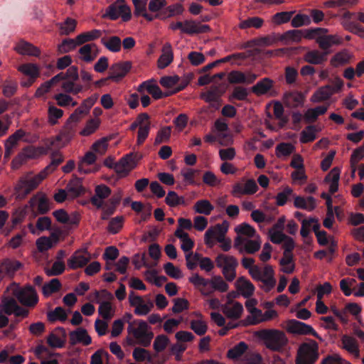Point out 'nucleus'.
Here are the masks:
<instances>
[{"instance_id": "a211bd4d", "label": "nucleus", "mask_w": 364, "mask_h": 364, "mask_svg": "<svg viewBox=\"0 0 364 364\" xmlns=\"http://www.w3.org/2000/svg\"><path fill=\"white\" fill-rule=\"evenodd\" d=\"M252 93L257 95H268L270 97H275L277 95L274 90V81L269 77L261 79L252 86Z\"/></svg>"}, {"instance_id": "774afa93", "label": "nucleus", "mask_w": 364, "mask_h": 364, "mask_svg": "<svg viewBox=\"0 0 364 364\" xmlns=\"http://www.w3.org/2000/svg\"><path fill=\"white\" fill-rule=\"evenodd\" d=\"M294 193H293V190L287 186L284 188L282 192H279L276 196V203L279 206L284 205L288 201L290 197H294Z\"/></svg>"}, {"instance_id": "f3484780", "label": "nucleus", "mask_w": 364, "mask_h": 364, "mask_svg": "<svg viewBox=\"0 0 364 364\" xmlns=\"http://www.w3.org/2000/svg\"><path fill=\"white\" fill-rule=\"evenodd\" d=\"M91 259V255L87 249L76 250L68 259V267L71 269H77L85 267Z\"/></svg>"}, {"instance_id": "dca6fc26", "label": "nucleus", "mask_w": 364, "mask_h": 364, "mask_svg": "<svg viewBox=\"0 0 364 364\" xmlns=\"http://www.w3.org/2000/svg\"><path fill=\"white\" fill-rule=\"evenodd\" d=\"M288 332L299 335H312L316 338L322 341L321 337L315 331L311 326L308 325L296 319L289 320L287 323Z\"/></svg>"}, {"instance_id": "f257e3e1", "label": "nucleus", "mask_w": 364, "mask_h": 364, "mask_svg": "<svg viewBox=\"0 0 364 364\" xmlns=\"http://www.w3.org/2000/svg\"><path fill=\"white\" fill-rule=\"evenodd\" d=\"M254 333L267 348L272 351L281 352L288 343L286 334L278 329L264 328Z\"/></svg>"}, {"instance_id": "f704fd0d", "label": "nucleus", "mask_w": 364, "mask_h": 364, "mask_svg": "<svg viewBox=\"0 0 364 364\" xmlns=\"http://www.w3.org/2000/svg\"><path fill=\"white\" fill-rule=\"evenodd\" d=\"M341 343L343 348L348 353L354 355L358 358L360 355V350L358 341L352 336L343 335L341 338Z\"/></svg>"}, {"instance_id": "7c9ffc66", "label": "nucleus", "mask_w": 364, "mask_h": 364, "mask_svg": "<svg viewBox=\"0 0 364 364\" xmlns=\"http://www.w3.org/2000/svg\"><path fill=\"white\" fill-rule=\"evenodd\" d=\"M326 32H322L320 35H316V43L318 44V46L323 51H329V48L333 45H337L341 43V40L336 36L328 35V36H321Z\"/></svg>"}, {"instance_id": "bf43d9fd", "label": "nucleus", "mask_w": 364, "mask_h": 364, "mask_svg": "<svg viewBox=\"0 0 364 364\" xmlns=\"http://www.w3.org/2000/svg\"><path fill=\"white\" fill-rule=\"evenodd\" d=\"M218 87H212L209 91L201 95V98L207 102H218L223 95Z\"/></svg>"}, {"instance_id": "f8f14e48", "label": "nucleus", "mask_w": 364, "mask_h": 364, "mask_svg": "<svg viewBox=\"0 0 364 364\" xmlns=\"http://www.w3.org/2000/svg\"><path fill=\"white\" fill-rule=\"evenodd\" d=\"M322 32H328V30L323 28H314L304 30H290L285 32L282 36L281 39L299 42L302 37L307 39H313L316 35H320Z\"/></svg>"}, {"instance_id": "5701e85b", "label": "nucleus", "mask_w": 364, "mask_h": 364, "mask_svg": "<svg viewBox=\"0 0 364 364\" xmlns=\"http://www.w3.org/2000/svg\"><path fill=\"white\" fill-rule=\"evenodd\" d=\"M14 50L22 55L38 57L41 53L39 48L23 40H21L16 43Z\"/></svg>"}, {"instance_id": "0e129e2a", "label": "nucleus", "mask_w": 364, "mask_h": 364, "mask_svg": "<svg viewBox=\"0 0 364 364\" xmlns=\"http://www.w3.org/2000/svg\"><path fill=\"white\" fill-rule=\"evenodd\" d=\"M166 203L170 207H176L179 205H185V199L183 196H178L175 191H169L165 198Z\"/></svg>"}, {"instance_id": "6e6552de", "label": "nucleus", "mask_w": 364, "mask_h": 364, "mask_svg": "<svg viewBox=\"0 0 364 364\" xmlns=\"http://www.w3.org/2000/svg\"><path fill=\"white\" fill-rule=\"evenodd\" d=\"M140 159L141 156L137 153L128 154L114 164V169L119 177H126L137 166Z\"/></svg>"}, {"instance_id": "a878e982", "label": "nucleus", "mask_w": 364, "mask_h": 364, "mask_svg": "<svg viewBox=\"0 0 364 364\" xmlns=\"http://www.w3.org/2000/svg\"><path fill=\"white\" fill-rule=\"evenodd\" d=\"M222 311L228 318L238 319L242 315L243 308L239 302H225L222 306Z\"/></svg>"}, {"instance_id": "864d4df0", "label": "nucleus", "mask_w": 364, "mask_h": 364, "mask_svg": "<svg viewBox=\"0 0 364 364\" xmlns=\"http://www.w3.org/2000/svg\"><path fill=\"white\" fill-rule=\"evenodd\" d=\"M64 160V157L60 152H54L51 155V162L42 171L46 173V177L48 174L53 172L58 166H59Z\"/></svg>"}, {"instance_id": "603ef678", "label": "nucleus", "mask_w": 364, "mask_h": 364, "mask_svg": "<svg viewBox=\"0 0 364 364\" xmlns=\"http://www.w3.org/2000/svg\"><path fill=\"white\" fill-rule=\"evenodd\" d=\"M63 110L55 107L49 105L48 109V122L50 125H55L58 123V119L63 116Z\"/></svg>"}, {"instance_id": "052dcab7", "label": "nucleus", "mask_w": 364, "mask_h": 364, "mask_svg": "<svg viewBox=\"0 0 364 364\" xmlns=\"http://www.w3.org/2000/svg\"><path fill=\"white\" fill-rule=\"evenodd\" d=\"M171 134V127L169 126L161 127L156 134L154 140V144L158 145L161 143L168 142Z\"/></svg>"}, {"instance_id": "e2e57ef3", "label": "nucleus", "mask_w": 364, "mask_h": 364, "mask_svg": "<svg viewBox=\"0 0 364 364\" xmlns=\"http://www.w3.org/2000/svg\"><path fill=\"white\" fill-rule=\"evenodd\" d=\"M124 222V216H117L111 219L107 226V231L112 234L118 233L122 228Z\"/></svg>"}, {"instance_id": "79ce46f5", "label": "nucleus", "mask_w": 364, "mask_h": 364, "mask_svg": "<svg viewBox=\"0 0 364 364\" xmlns=\"http://www.w3.org/2000/svg\"><path fill=\"white\" fill-rule=\"evenodd\" d=\"M67 192L71 197L75 198L84 193V188L80 179L74 178L70 181L66 187Z\"/></svg>"}, {"instance_id": "e433bc0d", "label": "nucleus", "mask_w": 364, "mask_h": 364, "mask_svg": "<svg viewBox=\"0 0 364 364\" xmlns=\"http://www.w3.org/2000/svg\"><path fill=\"white\" fill-rule=\"evenodd\" d=\"M235 197H241L243 195L250 193V179L242 178L240 181L235 183L231 192Z\"/></svg>"}, {"instance_id": "4be33fe9", "label": "nucleus", "mask_w": 364, "mask_h": 364, "mask_svg": "<svg viewBox=\"0 0 364 364\" xmlns=\"http://www.w3.org/2000/svg\"><path fill=\"white\" fill-rule=\"evenodd\" d=\"M53 215L58 222L73 226H77L80 220V215L77 213H73L69 215L63 209L54 211Z\"/></svg>"}, {"instance_id": "f03ea898", "label": "nucleus", "mask_w": 364, "mask_h": 364, "mask_svg": "<svg viewBox=\"0 0 364 364\" xmlns=\"http://www.w3.org/2000/svg\"><path fill=\"white\" fill-rule=\"evenodd\" d=\"M46 178V173L41 171L36 175L28 172L20 177L14 187L15 196L18 199H24L32 191L36 190Z\"/></svg>"}, {"instance_id": "58836bf2", "label": "nucleus", "mask_w": 364, "mask_h": 364, "mask_svg": "<svg viewBox=\"0 0 364 364\" xmlns=\"http://www.w3.org/2000/svg\"><path fill=\"white\" fill-rule=\"evenodd\" d=\"M189 281L198 287L203 294L208 295L212 292V290L209 288V280L204 279L198 274H195L190 277Z\"/></svg>"}, {"instance_id": "423d86ee", "label": "nucleus", "mask_w": 364, "mask_h": 364, "mask_svg": "<svg viewBox=\"0 0 364 364\" xmlns=\"http://www.w3.org/2000/svg\"><path fill=\"white\" fill-rule=\"evenodd\" d=\"M9 289L12 291L13 295L23 306L34 307L38 301L37 292L31 286L19 288L16 284L14 283L7 288V290Z\"/></svg>"}, {"instance_id": "1a4fd4ad", "label": "nucleus", "mask_w": 364, "mask_h": 364, "mask_svg": "<svg viewBox=\"0 0 364 364\" xmlns=\"http://www.w3.org/2000/svg\"><path fill=\"white\" fill-rule=\"evenodd\" d=\"M248 350V345L241 341L227 351L226 357L234 364H250V354Z\"/></svg>"}, {"instance_id": "a19ab883", "label": "nucleus", "mask_w": 364, "mask_h": 364, "mask_svg": "<svg viewBox=\"0 0 364 364\" xmlns=\"http://www.w3.org/2000/svg\"><path fill=\"white\" fill-rule=\"evenodd\" d=\"M335 90L330 85H326L319 88L311 97V100L319 102L328 100Z\"/></svg>"}, {"instance_id": "39448f33", "label": "nucleus", "mask_w": 364, "mask_h": 364, "mask_svg": "<svg viewBox=\"0 0 364 364\" xmlns=\"http://www.w3.org/2000/svg\"><path fill=\"white\" fill-rule=\"evenodd\" d=\"M318 358V344L314 340H309L299 346L296 364H315Z\"/></svg>"}, {"instance_id": "bb28decb", "label": "nucleus", "mask_w": 364, "mask_h": 364, "mask_svg": "<svg viewBox=\"0 0 364 364\" xmlns=\"http://www.w3.org/2000/svg\"><path fill=\"white\" fill-rule=\"evenodd\" d=\"M161 52L157 61V66L159 69L166 68L173 60V52L171 43H166L162 47Z\"/></svg>"}, {"instance_id": "13d9d810", "label": "nucleus", "mask_w": 364, "mask_h": 364, "mask_svg": "<svg viewBox=\"0 0 364 364\" xmlns=\"http://www.w3.org/2000/svg\"><path fill=\"white\" fill-rule=\"evenodd\" d=\"M53 98L55 100L57 105L60 107H67L69 105L75 107L77 105V102L75 101L71 96L65 93L55 95Z\"/></svg>"}, {"instance_id": "0eeeda50", "label": "nucleus", "mask_w": 364, "mask_h": 364, "mask_svg": "<svg viewBox=\"0 0 364 364\" xmlns=\"http://www.w3.org/2000/svg\"><path fill=\"white\" fill-rule=\"evenodd\" d=\"M188 84V81H183L178 87H175L174 90L169 92L163 93L160 87L156 85L154 80H149L141 83L137 88V91L143 95L144 91H146L150 94L154 99L158 100L164 97H168L171 95L175 94L182 90H183Z\"/></svg>"}, {"instance_id": "338daca9", "label": "nucleus", "mask_w": 364, "mask_h": 364, "mask_svg": "<svg viewBox=\"0 0 364 364\" xmlns=\"http://www.w3.org/2000/svg\"><path fill=\"white\" fill-rule=\"evenodd\" d=\"M356 280L353 278H344L340 282V288L345 296H349L353 294L352 287L356 285Z\"/></svg>"}, {"instance_id": "c85d7f7f", "label": "nucleus", "mask_w": 364, "mask_h": 364, "mask_svg": "<svg viewBox=\"0 0 364 364\" xmlns=\"http://www.w3.org/2000/svg\"><path fill=\"white\" fill-rule=\"evenodd\" d=\"M210 31V28L208 25L202 24L200 22L193 20L185 21L184 33L193 35L208 33Z\"/></svg>"}, {"instance_id": "a18cd8bd", "label": "nucleus", "mask_w": 364, "mask_h": 364, "mask_svg": "<svg viewBox=\"0 0 364 364\" xmlns=\"http://www.w3.org/2000/svg\"><path fill=\"white\" fill-rule=\"evenodd\" d=\"M75 129L76 124L67 121L57 136L58 140L70 141L75 135Z\"/></svg>"}, {"instance_id": "412c9836", "label": "nucleus", "mask_w": 364, "mask_h": 364, "mask_svg": "<svg viewBox=\"0 0 364 364\" xmlns=\"http://www.w3.org/2000/svg\"><path fill=\"white\" fill-rule=\"evenodd\" d=\"M26 135V132L22 129H17L14 134L9 136L6 140L4 146V157L9 158L14 153V150L17 147L18 142Z\"/></svg>"}, {"instance_id": "7ed1b4c3", "label": "nucleus", "mask_w": 364, "mask_h": 364, "mask_svg": "<svg viewBox=\"0 0 364 364\" xmlns=\"http://www.w3.org/2000/svg\"><path fill=\"white\" fill-rule=\"evenodd\" d=\"M127 333L136 341V343L144 347H148L154 338L151 328L145 321L140 319L129 322Z\"/></svg>"}, {"instance_id": "473e14b6", "label": "nucleus", "mask_w": 364, "mask_h": 364, "mask_svg": "<svg viewBox=\"0 0 364 364\" xmlns=\"http://www.w3.org/2000/svg\"><path fill=\"white\" fill-rule=\"evenodd\" d=\"M235 288L239 293L245 298H249L250 296V282L247 279H245V277H241L237 279L235 282ZM245 306L247 309H250V300L249 299H247Z\"/></svg>"}, {"instance_id": "5fc2aeb1", "label": "nucleus", "mask_w": 364, "mask_h": 364, "mask_svg": "<svg viewBox=\"0 0 364 364\" xmlns=\"http://www.w3.org/2000/svg\"><path fill=\"white\" fill-rule=\"evenodd\" d=\"M210 289L216 290L220 292H225L228 289V284L220 276L213 277L209 280Z\"/></svg>"}, {"instance_id": "6e6d98bb", "label": "nucleus", "mask_w": 364, "mask_h": 364, "mask_svg": "<svg viewBox=\"0 0 364 364\" xmlns=\"http://www.w3.org/2000/svg\"><path fill=\"white\" fill-rule=\"evenodd\" d=\"M80 45V43H78L77 37L75 39L66 38L63 40L60 44L58 45V50L61 54L66 53L74 50L77 46Z\"/></svg>"}, {"instance_id": "4468645a", "label": "nucleus", "mask_w": 364, "mask_h": 364, "mask_svg": "<svg viewBox=\"0 0 364 364\" xmlns=\"http://www.w3.org/2000/svg\"><path fill=\"white\" fill-rule=\"evenodd\" d=\"M128 300L129 305L134 308V314L138 316H146L154 308V303L151 300L145 301L142 296L136 295L134 291L129 293Z\"/></svg>"}, {"instance_id": "aec40b11", "label": "nucleus", "mask_w": 364, "mask_h": 364, "mask_svg": "<svg viewBox=\"0 0 364 364\" xmlns=\"http://www.w3.org/2000/svg\"><path fill=\"white\" fill-rule=\"evenodd\" d=\"M131 68L132 63L129 61L115 63L110 67L107 79L118 82L128 73Z\"/></svg>"}, {"instance_id": "49530a36", "label": "nucleus", "mask_w": 364, "mask_h": 364, "mask_svg": "<svg viewBox=\"0 0 364 364\" xmlns=\"http://www.w3.org/2000/svg\"><path fill=\"white\" fill-rule=\"evenodd\" d=\"M18 70L32 79H36L40 75L39 67L33 63L23 64L18 67Z\"/></svg>"}, {"instance_id": "2eb2a0df", "label": "nucleus", "mask_w": 364, "mask_h": 364, "mask_svg": "<svg viewBox=\"0 0 364 364\" xmlns=\"http://www.w3.org/2000/svg\"><path fill=\"white\" fill-rule=\"evenodd\" d=\"M28 205L35 215H43L50 210L49 200L46 193L41 191L30 198Z\"/></svg>"}, {"instance_id": "c756f323", "label": "nucleus", "mask_w": 364, "mask_h": 364, "mask_svg": "<svg viewBox=\"0 0 364 364\" xmlns=\"http://www.w3.org/2000/svg\"><path fill=\"white\" fill-rule=\"evenodd\" d=\"M132 3L134 8V14L136 16H143L149 21H152L154 18L159 17V14L153 16L147 12L146 0H132Z\"/></svg>"}, {"instance_id": "c9c22d12", "label": "nucleus", "mask_w": 364, "mask_h": 364, "mask_svg": "<svg viewBox=\"0 0 364 364\" xmlns=\"http://www.w3.org/2000/svg\"><path fill=\"white\" fill-rule=\"evenodd\" d=\"M294 205L296 208H301L311 211L316 208V200L312 196H309L306 198L301 196H296L294 195Z\"/></svg>"}, {"instance_id": "69168bd1", "label": "nucleus", "mask_w": 364, "mask_h": 364, "mask_svg": "<svg viewBox=\"0 0 364 364\" xmlns=\"http://www.w3.org/2000/svg\"><path fill=\"white\" fill-rule=\"evenodd\" d=\"M316 127L314 125H309L305 130L301 133L300 141L303 144L311 142L316 139Z\"/></svg>"}, {"instance_id": "680f3d73", "label": "nucleus", "mask_w": 364, "mask_h": 364, "mask_svg": "<svg viewBox=\"0 0 364 364\" xmlns=\"http://www.w3.org/2000/svg\"><path fill=\"white\" fill-rule=\"evenodd\" d=\"M100 119L98 118L92 119L87 122L85 127L80 131V134L82 136H90L95 133L99 128Z\"/></svg>"}, {"instance_id": "20e7f679", "label": "nucleus", "mask_w": 364, "mask_h": 364, "mask_svg": "<svg viewBox=\"0 0 364 364\" xmlns=\"http://www.w3.org/2000/svg\"><path fill=\"white\" fill-rule=\"evenodd\" d=\"M274 276V272L272 266L255 265L254 260L252 259V278L262 283V288L264 291L269 292L274 287L276 279Z\"/></svg>"}, {"instance_id": "09e8293b", "label": "nucleus", "mask_w": 364, "mask_h": 364, "mask_svg": "<svg viewBox=\"0 0 364 364\" xmlns=\"http://www.w3.org/2000/svg\"><path fill=\"white\" fill-rule=\"evenodd\" d=\"M102 33L100 30L93 29L90 31L82 33L77 36L78 43L82 45L86 42L92 41L101 37Z\"/></svg>"}, {"instance_id": "c03bdc74", "label": "nucleus", "mask_w": 364, "mask_h": 364, "mask_svg": "<svg viewBox=\"0 0 364 364\" xmlns=\"http://www.w3.org/2000/svg\"><path fill=\"white\" fill-rule=\"evenodd\" d=\"M174 235L181 241V248L184 252H190L194 246L193 240L189 237L185 231L176 230Z\"/></svg>"}, {"instance_id": "4d7b16f0", "label": "nucleus", "mask_w": 364, "mask_h": 364, "mask_svg": "<svg viewBox=\"0 0 364 364\" xmlns=\"http://www.w3.org/2000/svg\"><path fill=\"white\" fill-rule=\"evenodd\" d=\"M76 80H64L62 83L61 87L64 92L67 93H72L77 95L82 91V86L80 84L75 83Z\"/></svg>"}, {"instance_id": "6ab92c4d", "label": "nucleus", "mask_w": 364, "mask_h": 364, "mask_svg": "<svg viewBox=\"0 0 364 364\" xmlns=\"http://www.w3.org/2000/svg\"><path fill=\"white\" fill-rule=\"evenodd\" d=\"M226 232L227 230L223 229V226L220 224L210 227L205 233V244L210 248L213 247L215 245V241H221V239L225 236Z\"/></svg>"}, {"instance_id": "72a5a7b5", "label": "nucleus", "mask_w": 364, "mask_h": 364, "mask_svg": "<svg viewBox=\"0 0 364 364\" xmlns=\"http://www.w3.org/2000/svg\"><path fill=\"white\" fill-rule=\"evenodd\" d=\"M21 267V262L5 259L0 262V269L5 276L12 277L15 272Z\"/></svg>"}, {"instance_id": "4c0bfd02", "label": "nucleus", "mask_w": 364, "mask_h": 364, "mask_svg": "<svg viewBox=\"0 0 364 364\" xmlns=\"http://www.w3.org/2000/svg\"><path fill=\"white\" fill-rule=\"evenodd\" d=\"M98 313L100 316L107 321L111 320L115 314V307L109 301H99Z\"/></svg>"}, {"instance_id": "2f4dec72", "label": "nucleus", "mask_w": 364, "mask_h": 364, "mask_svg": "<svg viewBox=\"0 0 364 364\" xmlns=\"http://www.w3.org/2000/svg\"><path fill=\"white\" fill-rule=\"evenodd\" d=\"M304 95L297 91L286 92L284 95L283 101L289 107L295 108L301 106L304 103Z\"/></svg>"}, {"instance_id": "ddd939ff", "label": "nucleus", "mask_w": 364, "mask_h": 364, "mask_svg": "<svg viewBox=\"0 0 364 364\" xmlns=\"http://www.w3.org/2000/svg\"><path fill=\"white\" fill-rule=\"evenodd\" d=\"M43 147H35L28 146L22 149V151L12 160L11 166L14 169L19 168L27 160L36 159L43 154Z\"/></svg>"}, {"instance_id": "8fccbe9b", "label": "nucleus", "mask_w": 364, "mask_h": 364, "mask_svg": "<svg viewBox=\"0 0 364 364\" xmlns=\"http://www.w3.org/2000/svg\"><path fill=\"white\" fill-rule=\"evenodd\" d=\"M214 209L213 205L208 200H199L193 205V210L196 213L208 215Z\"/></svg>"}, {"instance_id": "9d476101", "label": "nucleus", "mask_w": 364, "mask_h": 364, "mask_svg": "<svg viewBox=\"0 0 364 364\" xmlns=\"http://www.w3.org/2000/svg\"><path fill=\"white\" fill-rule=\"evenodd\" d=\"M106 15L112 20L122 18L124 21H128L132 18L130 7L124 0H117L107 10Z\"/></svg>"}, {"instance_id": "de8ad7c7", "label": "nucleus", "mask_w": 364, "mask_h": 364, "mask_svg": "<svg viewBox=\"0 0 364 364\" xmlns=\"http://www.w3.org/2000/svg\"><path fill=\"white\" fill-rule=\"evenodd\" d=\"M62 284L58 279H53L48 283L42 287V292L44 296L48 297L51 294L60 290Z\"/></svg>"}, {"instance_id": "3c124183", "label": "nucleus", "mask_w": 364, "mask_h": 364, "mask_svg": "<svg viewBox=\"0 0 364 364\" xmlns=\"http://www.w3.org/2000/svg\"><path fill=\"white\" fill-rule=\"evenodd\" d=\"M77 26L76 20L67 18L66 20L58 24L60 35L67 36L75 31Z\"/></svg>"}, {"instance_id": "9b49d317", "label": "nucleus", "mask_w": 364, "mask_h": 364, "mask_svg": "<svg viewBox=\"0 0 364 364\" xmlns=\"http://www.w3.org/2000/svg\"><path fill=\"white\" fill-rule=\"evenodd\" d=\"M215 262L218 267L222 268L223 274L228 281L231 282L235 278L237 262L234 257L221 254L216 257Z\"/></svg>"}, {"instance_id": "393cba45", "label": "nucleus", "mask_w": 364, "mask_h": 364, "mask_svg": "<svg viewBox=\"0 0 364 364\" xmlns=\"http://www.w3.org/2000/svg\"><path fill=\"white\" fill-rule=\"evenodd\" d=\"M80 58L84 62H92L97 56L99 50L96 44L87 43L82 46L78 50Z\"/></svg>"}, {"instance_id": "cd10ccee", "label": "nucleus", "mask_w": 364, "mask_h": 364, "mask_svg": "<svg viewBox=\"0 0 364 364\" xmlns=\"http://www.w3.org/2000/svg\"><path fill=\"white\" fill-rule=\"evenodd\" d=\"M330 51L320 52L318 50H311L306 52L304 56V60L311 65H321L327 60Z\"/></svg>"}, {"instance_id": "b1692460", "label": "nucleus", "mask_w": 364, "mask_h": 364, "mask_svg": "<svg viewBox=\"0 0 364 364\" xmlns=\"http://www.w3.org/2000/svg\"><path fill=\"white\" fill-rule=\"evenodd\" d=\"M91 337L84 328H79L76 331H71L69 333V342L73 346L77 343L88 346L91 343Z\"/></svg>"}, {"instance_id": "ea45409f", "label": "nucleus", "mask_w": 364, "mask_h": 364, "mask_svg": "<svg viewBox=\"0 0 364 364\" xmlns=\"http://www.w3.org/2000/svg\"><path fill=\"white\" fill-rule=\"evenodd\" d=\"M234 247L241 253H250V235H237Z\"/></svg>"}, {"instance_id": "37998d69", "label": "nucleus", "mask_w": 364, "mask_h": 364, "mask_svg": "<svg viewBox=\"0 0 364 364\" xmlns=\"http://www.w3.org/2000/svg\"><path fill=\"white\" fill-rule=\"evenodd\" d=\"M350 55L347 50H343L336 53L331 59V65L333 67L338 68L348 64L350 59Z\"/></svg>"}]
</instances>
